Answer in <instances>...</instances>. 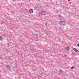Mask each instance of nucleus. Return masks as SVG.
I'll use <instances>...</instances> for the list:
<instances>
[{
	"label": "nucleus",
	"mask_w": 79,
	"mask_h": 79,
	"mask_svg": "<svg viewBox=\"0 0 79 79\" xmlns=\"http://www.w3.org/2000/svg\"><path fill=\"white\" fill-rule=\"evenodd\" d=\"M60 24H61L62 26H63L64 25H65V23H66V22L64 21H61L59 22V23Z\"/></svg>",
	"instance_id": "obj_1"
},
{
	"label": "nucleus",
	"mask_w": 79,
	"mask_h": 79,
	"mask_svg": "<svg viewBox=\"0 0 79 79\" xmlns=\"http://www.w3.org/2000/svg\"><path fill=\"white\" fill-rule=\"evenodd\" d=\"M34 12V10L32 9H31L29 10V12L30 13H32Z\"/></svg>",
	"instance_id": "obj_2"
},
{
	"label": "nucleus",
	"mask_w": 79,
	"mask_h": 79,
	"mask_svg": "<svg viewBox=\"0 0 79 79\" xmlns=\"http://www.w3.org/2000/svg\"><path fill=\"white\" fill-rule=\"evenodd\" d=\"M41 14L43 15H46V13L44 11H42L41 12Z\"/></svg>",
	"instance_id": "obj_3"
},
{
	"label": "nucleus",
	"mask_w": 79,
	"mask_h": 79,
	"mask_svg": "<svg viewBox=\"0 0 79 79\" xmlns=\"http://www.w3.org/2000/svg\"><path fill=\"white\" fill-rule=\"evenodd\" d=\"M73 50L75 52H78V50L76 48H73Z\"/></svg>",
	"instance_id": "obj_4"
},
{
	"label": "nucleus",
	"mask_w": 79,
	"mask_h": 79,
	"mask_svg": "<svg viewBox=\"0 0 79 79\" xmlns=\"http://www.w3.org/2000/svg\"><path fill=\"white\" fill-rule=\"evenodd\" d=\"M66 49L67 50H69L70 49V48L69 46H67L66 48Z\"/></svg>",
	"instance_id": "obj_5"
},
{
	"label": "nucleus",
	"mask_w": 79,
	"mask_h": 79,
	"mask_svg": "<svg viewBox=\"0 0 79 79\" xmlns=\"http://www.w3.org/2000/svg\"><path fill=\"white\" fill-rule=\"evenodd\" d=\"M6 68L7 69H9L10 68V66L9 65H6Z\"/></svg>",
	"instance_id": "obj_6"
},
{
	"label": "nucleus",
	"mask_w": 79,
	"mask_h": 79,
	"mask_svg": "<svg viewBox=\"0 0 79 79\" xmlns=\"http://www.w3.org/2000/svg\"><path fill=\"white\" fill-rule=\"evenodd\" d=\"M3 40V37L0 36V40Z\"/></svg>",
	"instance_id": "obj_7"
},
{
	"label": "nucleus",
	"mask_w": 79,
	"mask_h": 79,
	"mask_svg": "<svg viewBox=\"0 0 79 79\" xmlns=\"http://www.w3.org/2000/svg\"><path fill=\"white\" fill-rule=\"evenodd\" d=\"M74 68H75V67H74V66H72V67H71V69H74Z\"/></svg>",
	"instance_id": "obj_8"
},
{
	"label": "nucleus",
	"mask_w": 79,
	"mask_h": 79,
	"mask_svg": "<svg viewBox=\"0 0 79 79\" xmlns=\"http://www.w3.org/2000/svg\"><path fill=\"white\" fill-rule=\"evenodd\" d=\"M60 72L61 73H63V71L62 70H59Z\"/></svg>",
	"instance_id": "obj_9"
},
{
	"label": "nucleus",
	"mask_w": 79,
	"mask_h": 79,
	"mask_svg": "<svg viewBox=\"0 0 79 79\" xmlns=\"http://www.w3.org/2000/svg\"><path fill=\"white\" fill-rule=\"evenodd\" d=\"M58 17H59V18H60V17H61V15H58Z\"/></svg>",
	"instance_id": "obj_10"
},
{
	"label": "nucleus",
	"mask_w": 79,
	"mask_h": 79,
	"mask_svg": "<svg viewBox=\"0 0 79 79\" xmlns=\"http://www.w3.org/2000/svg\"><path fill=\"white\" fill-rule=\"evenodd\" d=\"M4 23L3 22H2L1 23V24H3Z\"/></svg>",
	"instance_id": "obj_11"
},
{
	"label": "nucleus",
	"mask_w": 79,
	"mask_h": 79,
	"mask_svg": "<svg viewBox=\"0 0 79 79\" xmlns=\"http://www.w3.org/2000/svg\"><path fill=\"white\" fill-rule=\"evenodd\" d=\"M77 47H79V44H77Z\"/></svg>",
	"instance_id": "obj_12"
},
{
	"label": "nucleus",
	"mask_w": 79,
	"mask_h": 79,
	"mask_svg": "<svg viewBox=\"0 0 79 79\" xmlns=\"http://www.w3.org/2000/svg\"><path fill=\"white\" fill-rule=\"evenodd\" d=\"M34 8L35 9H37V7H34Z\"/></svg>",
	"instance_id": "obj_13"
},
{
	"label": "nucleus",
	"mask_w": 79,
	"mask_h": 79,
	"mask_svg": "<svg viewBox=\"0 0 79 79\" xmlns=\"http://www.w3.org/2000/svg\"><path fill=\"white\" fill-rule=\"evenodd\" d=\"M47 24H48V23H45V25H47Z\"/></svg>",
	"instance_id": "obj_14"
},
{
	"label": "nucleus",
	"mask_w": 79,
	"mask_h": 79,
	"mask_svg": "<svg viewBox=\"0 0 79 79\" xmlns=\"http://www.w3.org/2000/svg\"><path fill=\"white\" fill-rule=\"evenodd\" d=\"M35 35V36H36V37H37V36H38V35Z\"/></svg>",
	"instance_id": "obj_15"
},
{
	"label": "nucleus",
	"mask_w": 79,
	"mask_h": 79,
	"mask_svg": "<svg viewBox=\"0 0 79 79\" xmlns=\"http://www.w3.org/2000/svg\"><path fill=\"white\" fill-rule=\"evenodd\" d=\"M40 76H43V75L42 74H40Z\"/></svg>",
	"instance_id": "obj_16"
},
{
	"label": "nucleus",
	"mask_w": 79,
	"mask_h": 79,
	"mask_svg": "<svg viewBox=\"0 0 79 79\" xmlns=\"http://www.w3.org/2000/svg\"><path fill=\"white\" fill-rule=\"evenodd\" d=\"M66 55H64V57H66Z\"/></svg>",
	"instance_id": "obj_17"
},
{
	"label": "nucleus",
	"mask_w": 79,
	"mask_h": 79,
	"mask_svg": "<svg viewBox=\"0 0 79 79\" xmlns=\"http://www.w3.org/2000/svg\"><path fill=\"white\" fill-rule=\"evenodd\" d=\"M68 2H70V0H68Z\"/></svg>",
	"instance_id": "obj_18"
}]
</instances>
